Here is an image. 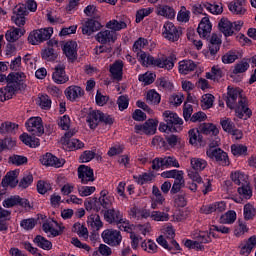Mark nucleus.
Here are the masks:
<instances>
[{
    "mask_svg": "<svg viewBox=\"0 0 256 256\" xmlns=\"http://www.w3.org/2000/svg\"><path fill=\"white\" fill-rule=\"evenodd\" d=\"M149 45V41L147 39L140 37L138 38L134 44L132 50L134 53H141L139 55V60L141 61L142 65H152L153 67H159V69H166L167 71H171L175 67V61L173 60V56H162L155 58L152 55H149L141 49H144Z\"/></svg>",
    "mask_w": 256,
    "mask_h": 256,
    "instance_id": "1",
    "label": "nucleus"
},
{
    "mask_svg": "<svg viewBox=\"0 0 256 256\" xmlns=\"http://www.w3.org/2000/svg\"><path fill=\"white\" fill-rule=\"evenodd\" d=\"M225 101L229 109H234L238 119H243L244 121L251 119L253 111L249 108V100L241 94L239 88L228 86Z\"/></svg>",
    "mask_w": 256,
    "mask_h": 256,
    "instance_id": "2",
    "label": "nucleus"
},
{
    "mask_svg": "<svg viewBox=\"0 0 256 256\" xmlns=\"http://www.w3.org/2000/svg\"><path fill=\"white\" fill-rule=\"evenodd\" d=\"M26 77L23 72H12L8 76L0 74V83L5 81L7 83L4 88L0 89V101L2 103L9 101V99H13V95H15L17 91H24L27 87V85H25Z\"/></svg>",
    "mask_w": 256,
    "mask_h": 256,
    "instance_id": "3",
    "label": "nucleus"
},
{
    "mask_svg": "<svg viewBox=\"0 0 256 256\" xmlns=\"http://www.w3.org/2000/svg\"><path fill=\"white\" fill-rule=\"evenodd\" d=\"M109 192L107 190H102L100 192V197H89L84 201V207L86 211H96L99 213L105 214V211L111 210L113 202L111 201V197L107 196Z\"/></svg>",
    "mask_w": 256,
    "mask_h": 256,
    "instance_id": "4",
    "label": "nucleus"
},
{
    "mask_svg": "<svg viewBox=\"0 0 256 256\" xmlns=\"http://www.w3.org/2000/svg\"><path fill=\"white\" fill-rule=\"evenodd\" d=\"M163 117L165 122H161L158 128L161 133H179L183 129V119L177 113L166 110Z\"/></svg>",
    "mask_w": 256,
    "mask_h": 256,
    "instance_id": "5",
    "label": "nucleus"
},
{
    "mask_svg": "<svg viewBox=\"0 0 256 256\" xmlns=\"http://www.w3.org/2000/svg\"><path fill=\"white\" fill-rule=\"evenodd\" d=\"M213 229L208 231L195 230L192 232L191 237L194 241H198L199 243H211V237L217 238V233H229V228L219 225L213 226Z\"/></svg>",
    "mask_w": 256,
    "mask_h": 256,
    "instance_id": "6",
    "label": "nucleus"
},
{
    "mask_svg": "<svg viewBox=\"0 0 256 256\" xmlns=\"http://www.w3.org/2000/svg\"><path fill=\"white\" fill-rule=\"evenodd\" d=\"M51 35H53V29L51 27L33 30L28 36V43L30 45H39L43 41H49Z\"/></svg>",
    "mask_w": 256,
    "mask_h": 256,
    "instance_id": "7",
    "label": "nucleus"
},
{
    "mask_svg": "<svg viewBox=\"0 0 256 256\" xmlns=\"http://www.w3.org/2000/svg\"><path fill=\"white\" fill-rule=\"evenodd\" d=\"M169 167H176V169H179V161L177 158H175V156L157 157L152 160L153 171H159V169H169Z\"/></svg>",
    "mask_w": 256,
    "mask_h": 256,
    "instance_id": "8",
    "label": "nucleus"
},
{
    "mask_svg": "<svg viewBox=\"0 0 256 256\" xmlns=\"http://www.w3.org/2000/svg\"><path fill=\"white\" fill-rule=\"evenodd\" d=\"M241 27H243V22L236 21L232 23L227 18H222L218 23V29L225 37H231L235 31H241Z\"/></svg>",
    "mask_w": 256,
    "mask_h": 256,
    "instance_id": "9",
    "label": "nucleus"
},
{
    "mask_svg": "<svg viewBox=\"0 0 256 256\" xmlns=\"http://www.w3.org/2000/svg\"><path fill=\"white\" fill-rule=\"evenodd\" d=\"M25 127L31 135L36 137H41L45 133V128L43 127V119L41 117H31L26 123Z\"/></svg>",
    "mask_w": 256,
    "mask_h": 256,
    "instance_id": "10",
    "label": "nucleus"
},
{
    "mask_svg": "<svg viewBox=\"0 0 256 256\" xmlns=\"http://www.w3.org/2000/svg\"><path fill=\"white\" fill-rule=\"evenodd\" d=\"M206 155L212 161H216V163H219V165H222V167H228V165H230L229 155H227V152H224L223 149L221 148L207 149Z\"/></svg>",
    "mask_w": 256,
    "mask_h": 256,
    "instance_id": "11",
    "label": "nucleus"
},
{
    "mask_svg": "<svg viewBox=\"0 0 256 256\" xmlns=\"http://www.w3.org/2000/svg\"><path fill=\"white\" fill-rule=\"evenodd\" d=\"M158 125L159 120L150 118L143 124H136L134 126V131L137 134L144 133V135H155V133H157Z\"/></svg>",
    "mask_w": 256,
    "mask_h": 256,
    "instance_id": "12",
    "label": "nucleus"
},
{
    "mask_svg": "<svg viewBox=\"0 0 256 256\" xmlns=\"http://www.w3.org/2000/svg\"><path fill=\"white\" fill-rule=\"evenodd\" d=\"M29 15V11L25 4H19L13 9V15L11 21L17 25V27H25L27 21L26 16Z\"/></svg>",
    "mask_w": 256,
    "mask_h": 256,
    "instance_id": "13",
    "label": "nucleus"
},
{
    "mask_svg": "<svg viewBox=\"0 0 256 256\" xmlns=\"http://www.w3.org/2000/svg\"><path fill=\"white\" fill-rule=\"evenodd\" d=\"M102 239L110 247H119L121 241H123V236H121L120 231L107 229L102 232Z\"/></svg>",
    "mask_w": 256,
    "mask_h": 256,
    "instance_id": "14",
    "label": "nucleus"
},
{
    "mask_svg": "<svg viewBox=\"0 0 256 256\" xmlns=\"http://www.w3.org/2000/svg\"><path fill=\"white\" fill-rule=\"evenodd\" d=\"M163 37L165 39H168V41H172V43H175V41H179V38L181 37V31L177 29V26L173 24L172 22H166L163 26Z\"/></svg>",
    "mask_w": 256,
    "mask_h": 256,
    "instance_id": "15",
    "label": "nucleus"
},
{
    "mask_svg": "<svg viewBox=\"0 0 256 256\" xmlns=\"http://www.w3.org/2000/svg\"><path fill=\"white\" fill-rule=\"evenodd\" d=\"M104 219L107 223H116L117 225H129V221L123 218L119 210L110 209L105 211Z\"/></svg>",
    "mask_w": 256,
    "mask_h": 256,
    "instance_id": "16",
    "label": "nucleus"
},
{
    "mask_svg": "<svg viewBox=\"0 0 256 256\" xmlns=\"http://www.w3.org/2000/svg\"><path fill=\"white\" fill-rule=\"evenodd\" d=\"M23 207L24 209H31V204L27 198H21L19 195L11 196L3 201V207L7 209L15 206Z\"/></svg>",
    "mask_w": 256,
    "mask_h": 256,
    "instance_id": "17",
    "label": "nucleus"
},
{
    "mask_svg": "<svg viewBox=\"0 0 256 256\" xmlns=\"http://www.w3.org/2000/svg\"><path fill=\"white\" fill-rule=\"evenodd\" d=\"M65 64H58L54 67V72L52 73V79L57 85H63L69 81V76L65 72Z\"/></svg>",
    "mask_w": 256,
    "mask_h": 256,
    "instance_id": "18",
    "label": "nucleus"
},
{
    "mask_svg": "<svg viewBox=\"0 0 256 256\" xmlns=\"http://www.w3.org/2000/svg\"><path fill=\"white\" fill-rule=\"evenodd\" d=\"M78 179H80L82 185L93 183V181H95V174L93 173V169L89 166L80 165L78 167Z\"/></svg>",
    "mask_w": 256,
    "mask_h": 256,
    "instance_id": "19",
    "label": "nucleus"
},
{
    "mask_svg": "<svg viewBox=\"0 0 256 256\" xmlns=\"http://www.w3.org/2000/svg\"><path fill=\"white\" fill-rule=\"evenodd\" d=\"M123 67H125L123 60H116L110 65L109 73L113 81H117L118 83L119 81H123Z\"/></svg>",
    "mask_w": 256,
    "mask_h": 256,
    "instance_id": "20",
    "label": "nucleus"
},
{
    "mask_svg": "<svg viewBox=\"0 0 256 256\" xmlns=\"http://www.w3.org/2000/svg\"><path fill=\"white\" fill-rule=\"evenodd\" d=\"M247 0H234L229 3L228 9L232 15L243 17L247 13Z\"/></svg>",
    "mask_w": 256,
    "mask_h": 256,
    "instance_id": "21",
    "label": "nucleus"
},
{
    "mask_svg": "<svg viewBox=\"0 0 256 256\" xmlns=\"http://www.w3.org/2000/svg\"><path fill=\"white\" fill-rule=\"evenodd\" d=\"M52 223H54L55 225H59V223L56 220L52 218L47 219V216L38 214L37 219L35 218L23 219L20 225H51Z\"/></svg>",
    "mask_w": 256,
    "mask_h": 256,
    "instance_id": "22",
    "label": "nucleus"
},
{
    "mask_svg": "<svg viewBox=\"0 0 256 256\" xmlns=\"http://www.w3.org/2000/svg\"><path fill=\"white\" fill-rule=\"evenodd\" d=\"M40 161L42 165H45L46 167H56V169L65 165V159H59L52 153H46L42 156Z\"/></svg>",
    "mask_w": 256,
    "mask_h": 256,
    "instance_id": "23",
    "label": "nucleus"
},
{
    "mask_svg": "<svg viewBox=\"0 0 256 256\" xmlns=\"http://www.w3.org/2000/svg\"><path fill=\"white\" fill-rule=\"evenodd\" d=\"M64 93L68 101L74 102L85 95V90L81 86L71 85L65 89Z\"/></svg>",
    "mask_w": 256,
    "mask_h": 256,
    "instance_id": "24",
    "label": "nucleus"
},
{
    "mask_svg": "<svg viewBox=\"0 0 256 256\" xmlns=\"http://www.w3.org/2000/svg\"><path fill=\"white\" fill-rule=\"evenodd\" d=\"M96 41L102 45H106V43H115V41H117V33L111 30H102L96 35Z\"/></svg>",
    "mask_w": 256,
    "mask_h": 256,
    "instance_id": "25",
    "label": "nucleus"
},
{
    "mask_svg": "<svg viewBox=\"0 0 256 256\" xmlns=\"http://www.w3.org/2000/svg\"><path fill=\"white\" fill-rule=\"evenodd\" d=\"M103 27L101 22L95 19H88L81 27L83 35L91 36L93 33L99 31Z\"/></svg>",
    "mask_w": 256,
    "mask_h": 256,
    "instance_id": "26",
    "label": "nucleus"
},
{
    "mask_svg": "<svg viewBox=\"0 0 256 256\" xmlns=\"http://www.w3.org/2000/svg\"><path fill=\"white\" fill-rule=\"evenodd\" d=\"M213 29V25L211 24V21L209 20V17H204L200 21L198 28H197V33L199 34L200 37L204 38L209 37L211 35V31Z\"/></svg>",
    "mask_w": 256,
    "mask_h": 256,
    "instance_id": "27",
    "label": "nucleus"
},
{
    "mask_svg": "<svg viewBox=\"0 0 256 256\" xmlns=\"http://www.w3.org/2000/svg\"><path fill=\"white\" fill-rule=\"evenodd\" d=\"M188 177L193 182L199 183V185H201V183H203V187H205V189L202 190V193L204 195H207V193H209V191H211V181L209 179H206V182H203V178H201V175H199L198 172L190 171V172H188Z\"/></svg>",
    "mask_w": 256,
    "mask_h": 256,
    "instance_id": "28",
    "label": "nucleus"
},
{
    "mask_svg": "<svg viewBox=\"0 0 256 256\" xmlns=\"http://www.w3.org/2000/svg\"><path fill=\"white\" fill-rule=\"evenodd\" d=\"M64 54L69 61H76L77 59V42L69 41L63 47Z\"/></svg>",
    "mask_w": 256,
    "mask_h": 256,
    "instance_id": "29",
    "label": "nucleus"
},
{
    "mask_svg": "<svg viewBox=\"0 0 256 256\" xmlns=\"http://www.w3.org/2000/svg\"><path fill=\"white\" fill-rule=\"evenodd\" d=\"M86 122L88 123L90 129H97V127H99V123H101V111H91L86 117Z\"/></svg>",
    "mask_w": 256,
    "mask_h": 256,
    "instance_id": "30",
    "label": "nucleus"
},
{
    "mask_svg": "<svg viewBox=\"0 0 256 256\" xmlns=\"http://www.w3.org/2000/svg\"><path fill=\"white\" fill-rule=\"evenodd\" d=\"M156 241L158 245H161V247H163L164 249H168V251H171V253H175V251H181V247L179 246V243H177V241L171 240V244L169 245V243L165 239V236L163 235H160L156 239Z\"/></svg>",
    "mask_w": 256,
    "mask_h": 256,
    "instance_id": "31",
    "label": "nucleus"
},
{
    "mask_svg": "<svg viewBox=\"0 0 256 256\" xmlns=\"http://www.w3.org/2000/svg\"><path fill=\"white\" fill-rule=\"evenodd\" d=\"M222 43L223 41L221 40V37H219L217 34H212L208 44L210 55H217V53H219V50L221 49Z\"/></svg>",
    "mask_w": 256,
    "mask_h": 256,
    "instance_id": "32",
    "label": "nucleus"
},
{
    "mask_svg": "<svg viewBox=\"0 0 256 256\" xmlns=\"http://www.w3.org/2000/svg\"><path fill=\"white\" fill-rule=\"evenodd\" d=\"M178 69L181 75H189V73L197 69V64L193 60H182L179 62Z\"/></svg>",
    "mask_w": 256,
    "mask_h": 256,
    "instance_id": "33",
    "label": "nucleus"
},
{
    "mask_svg": "<svg viewBox=\"0 0 256 256\" xmlns=\"http://www.w3.org/2000/svg\"><path fill=\"white\" fill-rule=\"evenodd\" d=\"M42 231H44V233H47L48 237H59V235H62L63 231H65V226L43 225Z\"/></svg>",
    "mask_w": 256,
    "mask_h": 256,
    "instance_id": "34",
    "label": "nucleus"
},
{
    "mask_svg": "<svg viewBox=\"0 0 256 256\" xmlns=\"http://www.w3.org/2000/svg\"><path fill=\"white\" fill-rule=\"evenodd\" d=\"M198 129L202 135H213L214 137L219 135V128L213 123H202L199 125Z\"/></svg>",
    "mask_w": 256,
    "mask_h": 256,
    "instance_id": "35",
    "label": "nucleus"
},
{
    "mask_svg": "<svg viewBox=\"0 0 256 256\" xmlns=\"http://www.w3.org/2000/svg\"><path fill=\"white\" fill-rule=\"evenodd\" d=\"M156 14L166 19H175V9L169 5H159Z\"/></svg>",
    "mask_w": 256,
    "mask_h": 256,
    "instance_id": "36",
    "label": "nucleus"
},
{
    "mask_svg": "<svg viewBox=\"0 0 256 256\" xmlns=\"http://www.w3.org/2000/svg\"><path fill=\"white\" fill-rule=\"evenodd\" d=\"M19 180H17V171H10L6 174L5 179L2 180L3 187H17Z\"/></svg>",
    "mask_w": 256,
    "mask_h": 256,
    "instance_id": "37",
    "label": "nucleus"
},
{
    "mask_svg": "<svg viewBox=\"0 0 256 256\" xmlns=\"http://www.w3.org/2000/svg\"><path fill=\"white\" fill-rule=\"evenodd\" d=\"M20 141H22V143H24V145H27L28 147H39V145H41L39 138H37L36 136H29V134L27 133H23L22 135H20Z\"/></svg>",
    "mask_w": 256,
    "mask_h": 256,
    "instance_id": "38",
    "label": "nucleus"
},
{
    "mask_svg": "<svg viewBox=\"0 0 256 256\" xmlns=\"http://www.w3.org/2000/svg\"><path fill=\"white\" fill-rule=\"evenodd\" d=\"M256 246V236H251L240 249V255L249 256L251 251L255 249Z\"/></svg>",
    "mask_w": 256,
    "mask_h": 256,
    "instance_id": "39",
    "label": "nucleus"
},
{
    "mask_svg": "<svg viewBox=\"0 0 256 256\" xmlns=\"http://www.w3.org/2000/svg\"><path fill=\"white\" fill-rule=\"evenodd\" d=\"M155 83L160 91H173V83L167 77L157 78Z\"/></svg>",
    "mask_w": 256,
    "mask_h": 256,
    "instance_id": "40",
    "label": "nucleus"
},
{
    "mask_svg": "<svg viewBox=\"0 0 256 256\" xmlns=\"http://www.w3.org/2000/svg\"><path fill=\"white\" fill-rule=\"evenodd\" d=\"M8 163L15 165V167H21V165H27V163H29V159L27 156L14 154L9 156Z\"/></svg>",
    "mask_w": 256,
    "mask_h": 256,
    "instance_id": "41",
    "label": "nucleus"
},
{
    "mask_svg": "<svg viewBox=\"0 0 256 256\" xmlns=\"http://www.w3.org/2000/svg\"><path fill=\"white\" fill-rule=\"evenodd\" d=\"M190 145H197V143L203 142V137L201 136V131L196 128L190 129L188 132Z\"/></svg>",
    "mask_w": 256,
    "mask_h": 256,
    "instance_id": "42",
    "label": "nucleus"
},
{
    "mask_svg": "<svg viewBox=\"0 0 256 256\" xmlns=\"http://www.w3.org/2000/svg\"><path fill=\"white\" fill-rule=\"evenodd\" d=\"M34 243L41 249H44L45 251H51V249H53V244L51 243V241L47 240L45 237L41 235H37L34 238Z\"/></svg>",
    "mask_w": 256,
    "mask_h": 256,
    "instance_id": "43",
    "label": "nucleus"
},
{
    "mask_svg": "<svg viewBox=\"0 0 256 256\" xmlns=\"http://www.w3.org/2000/svg\"><path fill=\"white\" fill-rule=\"evenodd\" d=\"M106 28L110 29V31H114V33H117V31L127 29V23H125V21H117L114 19L106 23Z\"/></svg>",
    "mask_w": 256,
    "mask_h": 256,
    "instance_id": "44",
    "label": "nucleus"
},
{
    "mask_svg": "<svg viewBox=\"0 0 256 256\" xmlns=\"http://www.w3.org/2000/svg\"><path fill=\"white\" fill-rule=\"evenodd\" d=\"M24 33L25 31L21 28H15L12 31H7L5 35L6 41H8V43H15V41H17L21 35H24Z\"/></svg>",
    "mask_w": 256,
    "mask_h": 256,
    "instance_id": "45",
    "label": "nucleus"
},
{
    "mask_svg": "<svg viewBox=\"0 0 256 256\" xmlns=\"http://www.w3.org/2000/svg\"><path fill=\"white\" fill-rule=\"evenodd\" d=\"M185 187V178L183 176H178L170 189L171 195H177V193H181V189Z\"/></svg>",
    "mask_w": 256,
    "mask_h": 256,
    "instance_id": "46",
    "label": "nucleus"
},
{
    "mask_svg": "<svg viewBox=\"0 0 256 256\" xmlns=\"http://www.w3.org/2000/svg\"><path fill=\"white\" fill-rule=\"evenodd\" d=\"M248 148L243 144H233L231 146V153L234 157H245L247 156Z\"/></svg>",
    "mask_w": 256,
    "mask_h": 256,
    "instance_id": "47",
    "label": "nucleus"
},
{
    "mask_svg": "<svg viewBox=\"0 0 256 256\" xmlns=\"http://www.w3.org/2000/svg\"><path fill=\"white\" fill-rule=\"evenodd\" d=\"M240 185L241 187L238 188L239 195H241L243 199H251V197H253V190L251 189L249 183L244 182Z\"/></svg>",
    "mask_w": 256,
    "mask_h": 256,
    "instance_id": "48",
    "label": "nucleus"
},
{
    "mask_svg": "<svg viewBox=\"0 0 256 256\" xmlns=\"http://www.w3.org/2000/svg\"><path fill=\"white\" fill-rule=\"evenodd\" d=\"M153 173L144 172L138 176H133V179L136 181L138 185H145L147 183H151L153 181Z\"/></svg>",
    "mask_w": 256,
    "mask_h": 256,
    "instance_id": "49",
    "label": "nucleus"
},
{
    "mask_svg": "<svg viewBox=\"0 0 256 256\" xmlns=\"http://www.w3.org/2000/svg\"><path fill=\"white\" fill-rule=\"evenodd\" d=\"M146 101L150 105H159L161 103V95L155 90H149L146 95Z\"/></svg>",
    "mask_w": 256,
    "mask_h": 256,
    "instance_id": "50",
    "label": "nucleus"
},
{
    "mask_svg": "<svg viewBox=\"0 0 256 256\" xmlns=\"http://www.w3.org/2000/svg\"><path fill=\"white\" fill-rule=\"evenodd\" d=\"M237 219V213L234 210H229L220 217V223L231 225L235 223Z\"/></svg>",
    "mask_w": 256,
    "mask_h": 256,
    "instance_id": "51",
    "label": "nucleus"
},
{
    "mask_svg": "<svg viewBox=\"0 0 256 256\" xmlns=\"http://www.w3.org/2000/svg\"><path fill=\"white\" fill-rule=\"evenodd\" d=\"M247 69H249V61L247 60V58H244L240 62L235 64L233 74L239 75V73H245Z\"/></svg>",
    "mask_w": 256,
    "mask_h": 256,
    "instance_id": "52",
    "label": "nucleus"
},
{
    "mask_svg": "<svg viewBox=\"0 0 256 256\" xmlns=\"http://www.w3.org/2000/svg\"><path fill=\"white\" fill-rule=\"evenodd\" d=\"M173 199L175 207H187V194L185 192H180L179 194H176Z\"/></svg>",
    "mask_w": 256,
    "mask_h": 256,
    "instance_id": "53",
    "label": "nucleus"
},
{
    "mask_svg": "<svg viewBox=\"0 0 256 256\" xmlns=\"http://www.w3.org/2000/svg\"><path fill=\"white\" fill-rule=\"evenodd\" d=\"M154 9L151 7L148 8H141L139 10H137L136 12V23H141V21H143V19H145V17H149V15H151V13H153Z\"/></svg>",
    "mask_w": 256,
    "mask_h": 256,
    "instance_id": "54",
    "label": "nucleus"
},
{
    "mask_svg": "<svg viewBox=\"0 0 256 256\" xmlns=\"http://www.w3.org/2000/svg\"><path fill=\"white\" fill-rule=\"evenodd\" d=\"M202 109H211L213 107V103H215V96L213 94H204L201 100Z\"/></svg>",
    "mask_w": 256,
    "mask_h": 256,
    "instance_id": "55",
    "label": "nucleus"
},
{
    "mask_svg": "<svg viewBox=\"0 0 256 256\" xmlns=\"http://www.w3.org/2000/svg\"><path fill=\"white\" fill-rule=\"evenodd\" d=\"M189 19H191V12L185 6H182L178 12L177 21L180 23H189Z\"/></svg>",
    "mask_w": 256,
    "mask_h": 256,
    "instance_id": "56",
    "label": "nucleus"
},
{
    "mask_svg": "<svg viewBox=\"0 0 256 256\" xmlns=\"http://www.w3.org/2000/svg\"><path fill=\"white\" fill-rule=\"evenodd\" d=\"M19 126L12 122H4L0 126V133L1 135H7L9 133H13L15 129H17Z\"/></svg>",
    "mask_w": 256,
    "mask_h": 256,
    "instance_id": "57",
    "label": "nucleus"
},
{
    "mask_svg": "<svg viewBox=\"0 0 256 256\" xmlns=\"http://www.w3.org/2000/svg\"><path fill=\"white\" fill-rule=\"evenodd\" d=\"M237 59H239L237 53L233 50H230L222 56V63H224L225 65H229L231 63H235Z\"/></svg>",
    "mask_w": 256,
    "mask_h": 256,
    "instance_id": "58",
    "label": "nucleus"
},
{
    "mask_svg": "<svg viewBox=\"0 0 256 256\" xmlns=\"http://www.w3.org/2000/svg\"><path fill=\"white\" fill-rule=\"evenodd\" d=\"M191 166L194 171H203L207 167V162L201 158H192Z\"/></svg>",
    "mask_w": 256,
    "mask_h": 256,
    "instance_id": "59",
    "label": "nucleus"
},
{
    "mask_svg": "<svg viewBox=\"0 0 256 256\" xmlns=\"http://www.w3.org/2000/svg\"><path fill=\"white\" fill-rule=\"evenodd\" d=\"M32 183H33V174L28 173V174H25L21 178V180L18 182V187H20V189H27V187L32 185Z\"/></svg>",
    "mask_w": 256,
    "mask_h": 256,
    "instance_id": "60",
    "label": "nucleus"
},
{
    "mask_svg": "<svg viewBox=\"0 0 256 256\" xmlns=\"http://www.w3.org/2000/svg\"><path fill=\"white\" fill-rule=\"evenodd\" d=\"M64 145H66L71 151H76V149H83V147H85V144L83 142L75 138L68 140Z\"/></svg>",
    "mask_w": 256,
    "mask_h": 256,
    "instance_id": "61",
    "label": "nucleus"
},
{
    "mask_svg": "<svg viewBox=\"0 0 256 256\" xmlns=\"http://www.w3.org/2000/svg\"><path fill=\"white\" fill-rule=\"evenodd\" d=\"M256 215V209L255 207L248 203L244 206V219L246 221H250V219H253V217H255Z\"/></svg>",
    "mask_w": 256,
    "mask_h": 256,
    "instance_id": "62",
    "label": "nucleus"
},
{
    "mask_svg": "<svg viewBox=\"0 0 256 256\" xmlns=\"http://www.w3.org/2000/svg\"><path fill=\"white\" fill-rule=\"evenodd\" d=\"M41 56L45 61H55L57 59V53H55V49L53 48L44 49Z\"/></svg>",
    "mask_w": 256,
    "mask_h": 256,
    "instance_id": "63",
    "label": "nucleus"
},
{
    "mask_svg": "<svg viewBox=\"0 0 256 256\" xmlns=\"http://www.w3.org/2000/svg\"><path fill=\"white\" fill-rule=\"evenodd\" d=\"M141 247L144 251H147V253H157V244L151 240L148 242H142Z\"/></svg>",
    "mask_w": 256,
    "mask_h": 256,
    "instance_id": "64",
    "label": "nucleus"
}]
</instances>
